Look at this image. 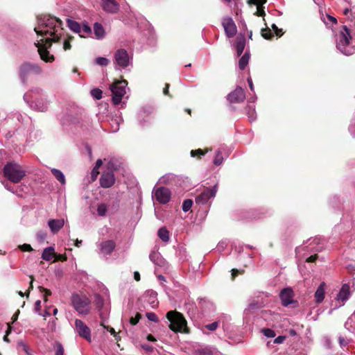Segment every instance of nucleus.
Here are the masks:
<instances>
[{"label":"nucleus","mask_w":355,"mask_h":355,"mask_svg":"<svg viewBox=\"0 0 355 355\" xmlns=\"http://www.w3.org/2000/svg\"><path fill=\"white\" fill-rule=\"evenodd\" d=\"M34 30L37 35L45 37L35 43L41 59L46 62H53L55 58L47 49L51 47L52 42H58L62 34V21L54 17L44 15L38 18V26Z\"/></svg>","instance_id":"1"},{"label":"nucleus","mask_w":355,"mask_h":355,"mask_svg":"<svg viewBox=\"0 0 355 355\" xmlns=\"http://www.w3.org/2000/svg\"><path fill=\"white\" fill-rule=\"evenodd\" d=\"M352 36L350 34L349 28L346 26L343 27L337 35V49L344 55H350L355 53V46L350 44V40Z\"/></svg>","instance_id":"2"},{"label":"nucleus","mask_w":355,"mask_h":355,"mask_svg":"<svg viewBox=\"0 0 355 355\" xmlns=\"http://www.w3.org/2000/svg\"><path fill=\"white\" fill-rule=\"evenodd\" d=\"M4 176L13 183H19L26 176V171L15 162H8L3 169Z\"/></svg>","instance_id":"3"},{"label":"nucleus","mask_w":355,"mask_h":355,"mask_svg":"<svg viewBox=\"0 0 355 355\" xmlns=\"http://www.w3.org/2000/svg\"><path fill=\"white\" fill-rule=\"evenodd\" d=\"M166 318L170 322L169 328L172 331L187 332V321L180 313L176 311H170L166 313Z\"/></svg>","instance_id":"4"},{"label":"nucleus","mask_w":355,"mask_h":355,"mask_svg":"<svg viewBox=\"0 0 355 355\" xmlns=\"http://www.w3.org/2000/svg\"><path fill=\"white\" fill-rule=\"evenodd\" d=\"M43 72L42 67L33 62H24L19 67V77L21 81L25 83L28 76L31 73L40 75Z\"/></svg>","instance_id":"5"},{"label":"nucleus","mask_w":355,"mask_h":355,"mask_svg":"<svg viewBox=\"0 0 355 355\" xmlns=\"http://www.w3.org/2000/svg\"><path fill=\"white\" fill-rule=\"evenodd\" d=\"M128 85L126 80L117 81L110 85V90L112 93V102L114 105L121 103L122 98L126 93L125 87Z\"/></svg>","instance_id":"6"},{"label":"nucleus","mask_w":355,"mask_h":355,"mask_svg":"<svg viewBox=\"0 0 355 355\" xmlns=\"http://www.w3.org/2000/svg\"><path fill=\"white\" fill-rule=\"evenodd\" d=\"M73 308L80 313L86 315L89 311L90 300L86 296L74 294L71 297Z\"/></svg>","instance_id":"7"},{"label":"nucleus","mask_w":355,"mask_h":355,"mask_svg":"<svg viewBox=\"0 0 355 355\" xmlns=\"http://www.w3.org/2000/svg\"><path fill=\"white\" fill-rule=\"evenodd\" d=\"M130 63V59L126 50L120 49L116 50L114 57V64L116 69H124Z\"/></svg>","instance_id":"8"},{"label":"nucleus","mask_w":355,"mask_h":355,"mask_svg":"<svg viewBox=\"0 0 355 355\" xmlns=\"http://www.w3.org/2000/svg\"><path fill=\"white\" fill-rule=\"evenodd\" d=\"M171 196L170 190L166 187H161L154 189L153 191V196L155 198L160 204H166L171 199Z\"/></svg>","instance_id":"9"},{"label":"nucleus","mask_w":355,"mask_h":355,"mask_svg":"<svg viewBox=\"0 0 355 355\" xmlns=\"http://www.w3.org/2000/svg\"><path fill=\"white\" fill-rule=\"evenodd\" d=\"M350 288L347 284L342 286L339 293H338L335 300L336 304L335 309L343 306L345 302L349 299L350 296Z\"/></svg>","instance_id":"10"},{"label":"nucleus","mask_w":355,"mask_h":355,"mask_svg":"<svg viewBox=\"0 0 355 355\" xmlns=\"http://www.w3.org/2000/svg\"><path fill=\"white\" fill-rule=\"evenodd\" d=\"M217 192V186L214 185L211 189H206L204 191H202L199 196H198L196 198V202L198 205H205L208 200L214 198L216 193Z\"/></svg>","instance_id":"11"},{"label":"nucleus","mask_w":355,"mask_h":355,"mask_svg":"<svg viewBox=\"0 0 355 355\" xmlns=\"http://www.w3.org/2000/svg\"><path fill=\"white\" fill-rule=\"evenodd\" d=\"M75 329L80 337L91 342L90 329L82 320L78 319L75 320Z\"/></svg>","instance_id":"12"},{"label":"nucleus","mask_w":355,"mask_h":355,"mask_svg":"<svg viewBox=\"0 0 355 355\" xmlns=\"http://www.w3.org/2000/svg\"><path fill=\"white\" fill-rule=\"evenodd\" d=\"M222 25L224 28L226 35L229 37H233L237 31L236 26L231 17H225L223 19Z\"/></svg>","instance_id":"13"},{"label":"nucleus","mask_w":355,"mask_h":355,"mask_svg":"<svg viewBox=\"0 0 355 355\" xmlns=\"http://www.w3.org/2000/svg\"><path fill=\"white\" fill-rule=\"evenodd\" d=\"M245 98V92L240 87H236L234 92H232L227 96L228 101L231 103H234L243 102L244 101Z\"/></svg>","instance_id":"14"},{"label":"nucleus","mask_w":355,"mask_h":355,"mask_svg":"<svg viewBox=\"0 0 355 355\" xmlns=\"http://www.w3.org/2000/svg\"><path fill=\"white\" fill-rule=\"evenodd\" d=\"M282 304L284 306H287L291 304L293 302V293L291 288H286L283 289L279 294Z\"/></svg>","instance_id":"15"},{"label":"nucleus","mask_w":355,"mask_h":355,"mask_svg":"<svg viewBox=\"0 0 355 355\" xmlns=\"http://www.w3.org/2000/svg\"><path fill=\"white\" fill-rule=\"evenodd\" d=\"M115 182L114 175L112 172L102 174L100 178V184L103 188L111 187Z\"/></svg>","instance_id":"16"},{"label":"nucleus","mask_w":355,"mask_h":355,"mask_svg":"<svg viewBox=\"0 0 355 355\" xmlns=\"http://www.w3.org/2000/svg\"><path fill=\"white\" fill-rule=\"evenodd\" d=\"M101 253L103 254H110L116 247V243L113 240L103 241L98 245Z\"/></svg>","instance_id":"17"},{"label":"nucleus","mask_w":355,"mask_h":355,"mask_svg":"<svg viewBox=\"0 0 355 355\" xmlns=\"http://www.w3.org/2000/svg\"><path fill=\"white\" fill-rule=\"evenodd\" d=\"M103 9L110 13H115L119 10V5L115 0H103Z\"/></svg>","instance_id":"18"},{"label":"nucleus","mask_w":355,"mask_h":355,"mask_svg":"<svg viewBox=\"0 0 355 355\" xmlns=\"http://www.w3.org/2000/svg\"><path fill=\"white\" fill-rule=\"evenodd\" d=\"M64 225V219H51L48 221V225L53 234L58 233Z\"/></svg>","instance_id":"19"},{"label":"nucleus","mask_w":355,"mask_h":355,"mask_svg":"<svg viewBox=\"0 0 355 355\" xmlns=\"http://www.w3.org/2000/svg\"><path fill=\"white\" fill-rule=\"evenodd\" d=\"M157 293L153 291H148L144 296V301L148 303L152 308L157 306L158 302L157 299Z\"/></svg>","instance_id":"20"},{"label":"nucleus","mask_w":355,"mask_h":355,"mask_svg":"<svg viewBox=\"0 0 355 355\" xmlns=\"http://www.w3.org/2000/svg\"><path fill=\"white\" fill-rule=\"evenodd\" d=\"M325 290H326V284L324 282H322L320 286L318 287L314 297L315 299V302L317 303H321L325 297Z\"/></svg>","instance_id":"21"},{"label":"nucleus","mask_w":355,"mask_h":355,"mask_svg":"<svg viewBox=\"0 0 355 355\" xmlns=\"http://www.w3.org/2000/svg\"><path fill=\"white\" fill-rule=\"evenodd\" d=\"M245 46V37L243 35H240L236 37V50L237 56H240Z\"/></svg>","instance_id":"22"},{"label":"nucleus","mask_w":355,"mask_h":355,"mask_svg":"<svg viewBox=\"0 0 355 355\" xmlns=\"http://www.w3.org/2000/svg\"><path fill=\"white\" fill-rule=\"evenodd\" d=\"M149 259L155 265L159 266H163L164 265V260L158 252H151L149 255Z\"/></svg>","instance_id":"23"},{"label":"nucleus","mask_w":355,"mask_h":355,"mask_svg":"<svg viewBox=\"0 0 355 355\" xmlns=\"http://www.w3.org/2000/svg\"><path fill=\"white\" fill-rule=\"evenodd\" d=\"M30 106L35 110L40 112H44L47 110L48 102L47 101H42L40 100L35 101H31Z\"/></svg>","instance_id":"24"},{"label":"nucleus","mask_w":355,"mask_h":355,"mask_svg":"<svg viewBox=\"0 0 355 355\" xmlns=\"http://www.w3.org/2000/svg\"><path fill=\"white\" fill-rule=\"evenodd\" d=\"M94 33L97 39H103L105 36V30L103 26L99 23L94 24Z\"/></svg>","instance_id":"25"},{"label":"nucleus","mask_w":355,"mask_h":355,"mask_svg":"<svg viewBox=\"0 0 355 355\" xmlns=\"http://www.w3.org/2000/svg\"><path fill=\"white\" fill-rule=\"evenodd\" d=\"M55 255L53 247L46 248L42 254V258L45 261H51Z\"/></svg>","instance_id":"26"},{"label":"nucleus","mask_w":355,"mask_h":355,"mask_svg":"<svg viewBox=\"0 0 355 355\" xmlns=\"http://www.w3.org/2000/svg\"><path fill=\"white\" fill-rule=\"evenodd\" d=\"M67 23L70 30L77 33H81V26L77 21L67 19Z\"/></svg>","instance_id":"27"},{"label":"nucleus","mask_w":355,"mask_h":355,"mask_svg":"<svg viewBox=\"0 0 355 355\" xmlns=\"http://www.w3.org/2000/svg\"><path fill=\"white\" fill-rule=\"evenodd\" d=\"M158 236L159 237V239L163 241L164 242H168L170 239V236H169V232L168 231L166 230V227H161L159 230H158Z\"/></svg>","instance_id":"28"},{"label":"nucleus","mask_w":355,"mask_h":355,"mask_svg":"<svg viewBox=\"0 0 355 355\" xmlns=\"http://www.w3.org/2000/svg\"><path fill=\"white\" fill-rule=\"evenodd\" d=\"M51 173L54 175V177L62 184H64L66 182L65 177L63 174V173L56 168H52Z\"/></svg>","instance_id":"29"},{"label":"nucleus","mask_w":355,"mask_h":355,"mask_svg":"<svg viewBox=\"0 0 355 355\" xmlns=\"http://www.w3.org/2000/svg\"><path fill=\"white\" fill-rule=\"evenodd\" d=\"M250 54L245 52L244 55L240 58L239 62V67L241 70H243L249 62Z\"/></svg>","instance_id":"30"},{"label":"nucleus","mask_w":355,"mask_h":355,"mask_svg":"<svg viewBox=\"0 0 355 355\" xmlns=\"http://www.w3.org/2000/svg\"><path fill=\"white\" fill-rule=\"evenodd\" d=\"M109 205L105 203H100L97 206V214L99 216H105Z\"/></svg>","instance_id":"31"},{"label":"nucleus","mask_w":355,"mask_h":355,"mask_svg":"<svg viewBox=\"0 0 355 355\" xmlns=\"http://www.w3.org/2000/svg\"><path fill=\"white\" fill-rule=\"evenodd\" d=\"M253 3L257 6V15L262 16L264 15V11L261 6L266 3V0H250Z\"/></svg>","instance_id":"32"},{"label":"nucleus","mask_w":355,"mask_h":355,"mask_svg":"<svg viewBox=\"0 0 355 355\" xmlns=\"http://www.w3.org/2000/svg\"><path fill=\"white\" fill-rule=\"evenodd\" d=\"M248 114L250 121H254L256 119L255 110L254 105H248Z\"/></svg>","instance_id":"33"},{"label":"nucleus","mask_w":355,"mask_h":355,"mask_svg":"<svg viewBox=\"0 0 355 355\" xmlns=\"http://www.w3.org/2000/svg\"><path fill=\"white\" fill-rule=\"evenodd\" d=\"M17 349L19 351H23L26 354H29L28 347L23 340H19L17 342Z\"/></svg>","instance_id":"34"},{"label":"nucleus","mask_w":355,"mask_h":355,"mask_svg":"<svg viewBox=\"0 0 355 355\" xmlns=\"http://www.w3.org/2000/svg\"><path fill=\"white\" fill-rule=\"evenodd\" d=\"M95 62L100 66H107L110 63V61L106 58L98 57L96 58Z\"/></svg>","instance_id":"35"},{"label":"nucleus","mask_w":355,"mask_h":355,"mask_svg":"<svg viewBox=\"0 0 355 355\" xmlns=\"http://www.w3.org/2000/svg\"><path fill=\"white\" fill-rule=\"evenodd\" d=\"M192 205H193L192 200H190V199L185 200H184V202L182 203V210L184 212H187L191 208Z\"/></svg>","instance_id":"36"},{"label":"nucleus","mask_w":355,"mask_h":355,"mask_svg":"<svg viewBox=\"0 0 355 355\" xmlns=\"http://www.w3.org/2000/svg\"><path fill=\"white\" fill-rule=\"evenodd\" d=\"M55 355H64V349L62 345L60 343L57 342L55 344Z\"/></svg>","instance_id":"37"},{"label":"nucleus","mask_w":355,"mask_h":355,"mask_svg":"<svg viewBox=\"0 0 355 355\" xmlns=\"http://www.w3.org/2000/svg\"><path fill=\"white\" fill-rule=\"evenodd\" d=\"M92 96L98 100L102 98V91L100 89H94L91 91Z\"/></svg>","instance_id":"38"},{"label":"nucleus","mask_w":355,"mask_h":355,"mask_svg":"<svg viewBox=\"0 0 355 355\" xmlns=\"http://www.w3.org/2000/svg\"><path fill=\"white\" fill-rule=\"evenodd\" d=\"M263 334L267 338H273L275 336V333L270 329H263L261 330Z\"/></svg>","instance_id":"39"},{"label":"nucleus","mask_w":355,"mask_h":355,"mask_svg":"<svg viewBox=\"0 0 355 355\" xmlns=\"http://www.w3.org/2000/svg\"><path fill=\"white\" fill-rule=\"evenodd\" d=\"M146 316L150 321H152L154 322H159V319H158L157 315L153 312L146 313Z\"/></svg>","instance_id":"40"},{"label":"nucleus","mask_w":355,"mask_h":355,"mask_svg":"<svg viewBox=\"0 0 355 355\" xmlns=\"http://www.w3.org/2000/svg\"><path fill=\"white\" fill-rule=\"evenodd\" d=\"M81 33L86 35H89L92 33V28L87 24H83L81 26Z\"/></svg>","instance_id":"41"},{"label":"nucleus","mask_w":355,"mask_h":355,"mask_svg":"<svg viewBox=\"0 0 355 355\" xmlns=\"http://www.w3.org/2000/svg\"><path fill=\"white\" fill-rule=\"evenodd\" d=\"M261 35L263 38L266 40L270 39L272 37L270 30L268 28H263L261 30Z\"/></svg>","instance_id":"42"},{"label":"nucleus","mask_w":355,"mask_h":355,"mask_svg":"<svg viewBox=\"0 0 355 355\" xmlns=\"http://www.w3.org/2000/svg\"><path fill=\"white\" fill-rule=\"evenodd\" d=\"M218 327V322H212L211 324H207L205 326V327L209 330V331H215Z\"/></svg>","instance_id":"43"},{"label":"nucleus","mask_w":355,"mask_h":355,"mask_svg":"<svg viewBox=\"0 0 355 355\" xmlns=\"http://www.w3.org/2000/svg\"><path fill=\"white\" fill-rule=\"evenodd\" d=\"M223 157L219 151L217 152L214 158V163L216 165H220L223 162Z\"/></svg>","instance_id":"44"},{"label":"nucleus","mask_w":355,"mask_h":355,"mask_svg":"<svg viewBox=\"0 0 355 355\" xmlns=\"http://www.w3.org/2000/svg\"><path fill=\"white\" fill-rule=\"evenodd\" d=\"M140 318H141V315L139 313H137V315L135 318L132 317L130 319V322L132 325H135L138 323Z\"/></svg>","instance_id":"45"},{"label":"nucleus","mask_w":355,"mask_h":355,"mask_svg":"<svg viewBox=\"0 0 355 355\" xmlns=\"http://www.w3.org/2000/svg\"><path fill=\"white\" fill-rule=\"evenodd\" d=\"M19 248L22 251H27V252H29V251H32L33 250V248L31 246V245L29 244H23L21 245H19Z\"/></svg>","instance_id":"46"},{"label":"nucleus","mask_w":355,"mask_h":355,"mask_svg":"<svg viewBox=\"0 0 355 355\" xmlns=\"http://www.w3.org/2000/svg\"><path fill=\"white\" fill-rule=\"evenodd\" d=\"M40 289L42 293H44V300L46 301L47 296L51 295V292L49 290L42 288V287H40Z\"/></svg>","instance_id":"47"},{"label":"nucleus","mask_w":355,"mask_h":355,"mask_svg":"<svg viewBox=\"0 0 355 355\" xmlns=\"http://www.w3.org/2000/svg\"><path fill=\"white\" fill-rule=\"evenodd\" d=\"M286 339V336H279L274 340V343L276 344H282Z\"/></svg>","instance_id":"48"},{"label":"nucleus","mask_w":355,"mask_h":355,"mask_svg":"<svg viewBox=\"0 0 355 355\" xmlns=\"http://www.w3.org/2000/svg\"><path fill=\"white\" fill-rule=\"evenodd\" d=\"M71 37H69L68 40H65L63 43V48L64 50H69L71 49L70 40Z\"/></svg>","instance_id":"49"},{"label":"nucleus","mask_w":355,"mask_h":355,"mask_svg":"<svg viewBox=\"0 0 355 355\" xmlns=\"http://www.w3.org/2000/svg\"><path fill=\"white\" fill-rule=\"evenodd\" d=\"M196 155H203L204 153H203V152H202V150L201 149H198L196 150H191V155L192 157L196 156Z\"/></svg>","instance_id":"50"},{"label":"nucleus","mask_w":355,"mask_h":355,"mask_svg":"<svg viewBox=\"0 0 355 355\" xmlns=\"http://www.w3.org/2000/svg\"><path fill=\"white\" fill-rule=\"evenodd\" d=\"M98 173H99V172H98V169H96V168H94L92 171V178L93 180L97 178V175Z\"/></svg>","instance_id":"51"},{"label":"nucleus","mask_w":355,"mask_h":355,"mask_svg":"<svg viewBox=\"0 0 355 355\" xmlns=\"http://www.w3.org/2000/svg\"><path fill=\"white\" fill-rule=\"evenodd\" d=\"M317 257H317V255H316V254H315V255H311V256H310L309 257H308V258L306 259V261H307V262H314V261L316 260Z\"/></svg>","instance_id":"52"},{"label":"nucleus","mask_w":355,"mask_h":355,"mask_svg":"<svg viewBox=\"0 0 355 355\" xmlns=\"http://www.w3.org/2000/svg\"><path fill=\"white\" fill-rule=\"evenodd\" d=\"M37 237L40 240H44L46 237V234L44 232H39L37 234Z\"/></svg>","instance_id":"53"},{"label":"nucleus","mask_w":355,"mask_h":355,"mask_svg":"<svg viewBox=\"0 0 355 355\" xmlns=\"http://www.w3.org/2000/svg\"><path fill=\"white\" fill-rule=\"evenodd\" d=\"M248 83L249 85V87H250L251 91H253L254 90V85H253L252 80L251 78H248Z\"/></svg>","instance_id":"54"},{"label":"nucleus","mask_w":355,"mask_h":355,"mask_svg":"<svg viewBox=\"0 0 355 355\" xmlns=\"http://www.w3.org/2000/svg\"><path fill=\"white\" fill-rule=\"evenodd\" d=\"M103 164V162L101 159H98L96 162V165H95V167L96 169H98V168Z\"/></svg>","instance_id":"55"},{"label":"nucleus","mask_w":355,"mask_h":355,"mask_svg":"<svg viewBox=\"0 0 355 355\" xmlns=\"http://www.w3.org/2000/svg\"><path fill=\"white\" fill-rule=\"evenodd\" d=\"M147 340L150 342H155L157 340L156 338L150 334L147 336Z\"/></svg>","instance_id":"56"},{"label":"nucleus","mask_w":355,"mask_h":355,"mask_svg":"<svg viewBox=\"0 0 355 355\" xmlns=\"http://www.w3.org/2000/svg\"><path fill=\"white\" fill-rule=\"evenodd\" d=\"M142 347L146 350V351H148V352H151L153 351V348L151 347V346H149V345H142Z\"/></svg>","instance_id":"57"},{"label":"nucleus","mask_w":355,"mask_h":355,"mask_svg":"<svg viewBox=\"0 0 355 355\" xmlns=\"http://www.w3.org/2000/svg\"><path fill=\"white\" fill-rule=\"evenodd\" d=\"M134 278L136 281L140 280V274L139 273V272L136 271L134 272Z\"/></svg>","instance_id":"58"},{"label":"nucleus","mask_w":355,"mask_h":355,"mask_svg":"<svg viewBox=\"0 0 355 355\" xmlns=\"http://www.w3.org/2000/svg\"><path fill=\"white\" fill-rule=\"evenodd\" d=\"M32 97V95L29 93L25 94L24 96V99L28 103L29 98Z\"/></svg>","instance_id":"59"},{"label":"nucleus","mask_w":355,"mask_h":355,"mask_svg":"<svg viewBox=\"0 0 355 355\" xmlns=\"http://www.w3.org/2000/svg\"><path fill=\"white\" fill-rule=\"evenodd\" d=\"M41 301L37 300L35 303V306L37 310H39L40 308Z\"/></svg>","instance_id":"60"},{"label":"nucleus","mask_w":355,"mask_h":355,"mask_svg":"<svg viewBox=\"0 0 355 355\" xmlns=\"http://www.w3.org/2000/svg\"><path fill=\"white\" fill-rule=\"evenodd\" d=\"M19 313V311H17V312L14 314L12 317V322H15L17 320L18 314Z\"/></svg>","instance_id":"61"},{"label":"nucleus","mask_w":355,"mask_h":355,"mask_svg":"<svg viewBox=\"0 0 355 355\" xmlns=\"http://www.w3.org/2000/svg\"><path fill=\"white\" fill-rule=\"evenodd\" d=\"M107 329L111 333V334H112L114 336H116V332H115L114 329H113L112 327H107Z\"/></svg>","instance_id":"62"},{"label":"nucleus","mask_w":355,"mask_h":355,"mask_svg":"<svg viewBox=\"0 0 355 355\" xmlns=\"http://www.w3.org/2000/svg\"><path fill=\"white\" fill-rule=\"evenodd\" d=\"M339 343H340V345H345L347 344L345 341V339L342 337L339 338Z\"/></svg>","instance_id":"63"},{"label":"nucleus","mask_w":355,"mask_h":355,"mask_svg":"<svg viewBox=\"0 0 355 355\" xmlns=\"http://www.w3.org/2000/svg\"><path fill=\"white\" fill-rule=\"evenodd\" d=\"M168 87H169V85H168V84H166V87L164 89V91H163V92H164V94L165 95H167V94H168Z\"/></svg>","instance_id":"64"}]
</instances>
